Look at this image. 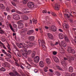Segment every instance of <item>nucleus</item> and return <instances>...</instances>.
Here are the masks:
<instances>
[{
  "instance_id": "f257e3e1",
  "label": "nucleus",
  "mask_w": 76,
  "mask_h": 76,
  "mask_svg": "<svg viewBox=\"0 0 76 76\" xmlns=\"http://www.w3.org/2000/svg\"><path fill=\"white\" fill-rule=\"evenodd\" d=\"M27 6L29 8H31V9L33 8L35 6L34 3L32 2H29L27 4Z\"/></svg>"
},
{
  "instance_id": "f03ea898",
  "label": "nucleus",
  "mask_w": 76,
  "mask_h": 76,
  "mask_svg": "<svg viewBox=\"0 0 76 76\" xmlns=\"http://www.w3.org/2000/svg\"><path fill=\"white\" fill-rule=\"evenodd\" d=\"M60 5L58 4L57 3L55 4V6H53V7L54 8L55 10H58L60 9Z\"/></svg>"
},
{
  "instance_id": "7ed1b4c3",
  "label": "nucleus",
  "mask_w": 76,
  "mask_h": 76,
  "mask_svg": "<svg viewBox=\"0 0 76 76\" xmlns=\"http://www.w3.org/2000/svg\"><path fill=\"white\" fill-rule=\"evenodd\" d=\"M13 18L15 20H19L20 19V18L19 17V16L17 14H15L13 15Z\"/></svg>"
},
{
  "instance_id": "20e7f679",
  "label": "nucleus",
  "mask_w": 76,
  "mask_h": 76,
  "mask_svg": "<svg viewBox=\"0 0 76 76\" xmlns=\"http://www.w3.org/2000/svg\"><path fill=\"white\" fill-rule=\"evenodd\" d=\"M50 28L52 31H53V32H56V27L55 26L52 25L51 26L49 27Z\"/></svg>"
},
{
  "instance_id": "39448f33",
  "label": "nucleus",
  "mask_w": 76,
  "mask_h": 76,
  "mask_svg": "<svg viewBox=\"0 0 76 76\" xmlns=\"http://www.w3.org/2000/svg\"><path fill=\"white\" fill-rule=\"evenodd\" d=\"M39 60V57L38 56H36L34 58V62L36 63H38Z\"/></svg>"
},
{
  "instance_id": "423d86ee",
  "label": "nucleus",
  "mask_w": 76,
  "mask_h": 76,
  "mask_svg": "<svg viewBox=\"0 0 76 76\" xmlns=\"http://www.w3.org/2000/svg\"><path fill=\"white\" fill-rule=\"evenodd\" d=\"M64 25L65 28L66 29H65L66 31H69V25L68 24H66L64 23Z\"/></svg>"
},
{
  "instance_id": "0eeeda50",
  "label": "nucleus",
  "mask_w": 76,
  "mask_h": 76,
  "mask_svg": "<svg viewBox=\"0 0 76 76\" xmlns=\"http://www.w3.org/2000/svg\"><path fill=\"white\" fill-rule=\"evenodd\" d=\"M24 51L26 53V55H29L31 53V50H29L27 51V50H24Z\"/></svg>"
},
{
  "instance_id": "6e6552de",
  "label": "nucleus",
  "mask_w": 76,
  "mask_h": 76,
  "mask_svg": "<svg viewBox=\"0 0 76 76\" xmlns=\"http://www.w3.org/2000/svg\"><path fill=\"white\" fill-rule=\"evenodd\" d=\"M26 43V44H28V46H30V47H32L33 45H34V43H32L29 41H27L26 42H25Z\"/></svg>"
},
{
  "instance_id": "1a4fd4ad",
  "label": "nucleus",
  "mask_w": 76,
  "mask_h": 76,
  "mask_svg": "<svg viewBox=\"0 0 76 76\" xmlns=\"http://www.w3.org/2000/svg\"><path fill=\"white\" fill-rule=\"evenodd\" d=\"M34 39H35V37L34 36H30L28 37L29 40V41H34Z\"/></svg>"
},
{
  "instance_id": "9d476101",
  "label": "nucleus",
  "mask_w": 76,
  "mask_h": 76,
  "mask_svg": "<svg viewBox=\"0 0 76 76\" xmlns=\"http://www.w3.org/2000/svg\"><path fill=\"white\" fill-rule=\"evenodd\" d=\"M48 38H49L50 39H53V35H52V34L50 33H48Z\"/></svg>"
},
{
  "instance_id": "9b49d317",
  "label": "nucleus",
  "mask_w": 76,
  "mask_h": 76,
  "mask_svg": "<svg viewBox=\"0 0 76 76\" xmlns=\"http://www.w3.org/2000/svg\"><path fill=\"white\" fill-rule=\"evenodd\" d=\"M34 30H29L28 32L27 33V34L28 35H31V34H32L33 33H34Z\"/></svg>"
},
{
  "instance_id": "f8f14e48",
  "label": "nucleus",
  "mask_w": 76,
  "mask_h": 76,
  "mask_svg": "<svg viewBox=\"0 0 76 76\" xmlns=\"http://www.w3.org/2000/svg\"><path fill=\"white\" fill-rule=\"evenodd\" d=\"M39 64L40 66L41 67H43L44 66V62H43V61H40L39 63Z\"/></svg>"
},
{
  "instance_id": "ddd939ff",
  "label": "nucleus",
  "mask_w": 76,
  "mask_h": 76,
  "mask_svg": "<svg viewBox=\"0 0 76 76\" xmlns=\"http://www.w3.org/2000/svg\"><path fill=\"white\" fill-rule=\"evenodd\" d=\"M35 54H36V52L35 51H33L31 53V57L32 58H34L35 57Z\"/></svg>"
},
{
  "instance_id": "4468645a",
  "label": "nucleus",
  "mask_w": 76,
  "mask_h": 76,
  "mask_svg": "<svg viewBox=\"0 0 76 76\" xmlns=\"http://www.w3.org/2000/svg\"><path fill=\"white\" fill-rule=\"evenodd\" d=\"M53 58L56 63H58L59 62V60L57 57H53Z\"/></svg>"
},
{
  "instance_id": "2eb2a0df",
  "label": "nucleus",
  "mask_w": 76,
  "mask_h": 76,
  "mask_svg": "<svg viewBox=\"0 0 76 76\" xmlns=\"http://www.w3.org/2000/svg\"><path fill=\"white\" fill-rule=\"evenodd\" d=\"M64 36L62 34H59V37L60 39H63Z\"/></svg>"
},
{
  "instance_id": "dca6fc26",
  "label": "nucleus",
  "mask_w": 76,
  "mask_h": 76,
  "mask_svg": "<svg viewBox=\"0 0 76 76\" xmlns=\"http://www.w3.org/2000/svg\"><path fill=\"white\" fill-rule=\"evenodd\" d=\"M65 38V40L66 41V42H70V40H69V39L66 36H65L64 37Z\"/></svg>"
},
{
  "instance_id": "f3484780",
  "label": "nucleus",
  "mask_w": 76,
  "mask_h": 76,
  "mask_svg": "<svg viewBox=\"0 0 76 76\" xmlns=\"http://www.w3.org/2000/svg\"><path fill=\"white\" fill-rule=\"evenodd\" d=\"M73 15H75V16L76 17V13L74 12H71V16L72 17H74V16H73Z\"/></svg>"
},
{
  "instance_id": "a211bd4d",
  "label": "nucleus",
  "mask_w": 76,
  "mask_h": 76,
  "mask_svg": "<svg viewBox=\"0 0 76 76\" xmlns=\"http://www.w3.org/2000/svg\"><path fill=\"white\" fill-rule=\"evenodd\" d=\"M24 12L25 13H28L29 12V9L26 8H25L24 9Z\"/></svg>"
},
{
  "instance_id": "6ab92c4d",
  "label": "nucleus",
  "mask_w": 76,
  "mask_h": 76,
  "mask_svg": "<svg viewBox=\"0 0 76 76\" xmlns=\"http://www.w3.org/2000/svg\"><path fill=\"white\" fill-rule=\"evenodd\" d=\"M69 72H73V68L72 67L70 66L69 68Z\"/></svg>"
},
{
  "instance_id": "aec40b11",
  "label": "nucleus",
  "mask_w": 76,
  "mask_h": 76,
  "mask_svg": "<svg viewBox=\"0 0 76 76\" xmlns=\"http://www.w3.org/2000/svg\"><path fill=\"white\" fill-rule=\"evenodd\" d=\"M0 7L1 9H3V10H4L5 9V7L3 6V4H0Z\"/></svg>"
},
{
  "instance_id": "412c9836",
  "label": "nucleus",
  "mask_w": 76,
  "mask_h": 76,
  "mask_svg": "<svg viewBox=\"0 0 76 76\" xmlns=\"http://www.w3.org/2000/svg\"><path fill=\"white\" fill-rule=\"evenodd\" d=\"M72 49L71 48V47H69L67 49V51H68V52L69 53H71V51L72 50Z\"/></svg>"
},
{
  "instance_id": "4be33fe9",
  "label": "nucleus",
  "mask_w": 76,
  "mask_h": 76,
  "mask_svg": "<svg viewBox=\"0 0 76 76\" xmlns=\"http://www.w3.org/2000/svg\"><path fill=\"white\" fill-rule=\"evenodd\" d=\"M61 45L63 47H66V43H64L63 42H61Z\"/></svg>"
},
{
  "instance_id": "5701e85b",
  "label": "nucleus",
  "mask_w": 76,
  "mask_h": 76,
  "mask_svg": "<svg viewBox=\"0 0 76 76\" xmlns=\"http://www.w3.org/2000/svg\"><path fill=\"white\" fill-rule=\"evenodd\" d=\"M27 31V29H22L20 31L21 33H25Z\"/></svg>"
},
{
  "instance_id": "b1692460",
  "label": "nucleus",
  "mask_w": 76,
  "mask_h": 76,
  "mask_svg": "<svg viewBox=\"0 0 76 76\" xmlns=\"http://www.w3.org/2000/svg\"><path fill=\"white\" fill-rule=\"evenodd\" d=\"M23 24L22 23H20V25L19 26V28L20 29H21V28H23Z\"/></svg>"
},
{
  "instance_id": "393cba45",
  "label": "nucleus",
  "mask_w": 76,
  "mask_h": 76,
  "mask_svg": "<svg viewBox=\"0 0 76 76\" xmlns=\"http://www.w3.org/2000/svg\"><path fill=\"white\" fill-rule=\"evenodd\" d=\"M61 64L63 66H66V63L65 61H62Z\"/></svg>"
},
{
  "instance_id": "a878e982",
  "label": "nucleus",
  "mask_w": 76,
  "mask_h": 76,
  "mask_svg": "<svg viewBox=\"0 0 76 76\" xmlns=\"http://www.w3.org/2000/svg\"><path fill=\"white\" fill-rule=\"evenodd\" d=\"M9 75L11 76H16V74L13 72H10L9 73Z\"/></svg>"
},
{
  "instance_id": "bb28decb",
  "label": "nucleus",
  "mask_w": 76,
  "mask_h": 76,
  "mask_svg": "<svg viewBox=\"0 0 76 76\" xmlns=\"http://www.w3.org/2000/svg\"><path fill=\"white\" fill-rule=\"evenodd\" d=\"M46 61L48 64H50V59L49 58H47L46 60Z\"/></svg>"
},
{
  "instance_id": "cd10ccee",
  "label": "nucleus",
  "mask_w": 76,
  "mask_h": 76,
  "mask_svg": "<svg viewBox=\"0 0 76 76\" xmlns=\"http://www.w3.org/2000/svg\"><path fill=\"white\" fill-rule=\"evenodd\" d=\"M38 41H39V47H40L41 45H42V44L41 42V40H39Z\"/></svg>"
},
{
  "instance_id": "c85d7f7f",
  "label": "nucleus",
  "mask_w": 76,
  "mask_h": 76,
  "mask_svg": "<svg viewBox=\"0 0 76 76\" xmlns=\"http://www.w3.org/2000/svg\"><path fill=\"white\" fill-rule=\"evenodd\" d=\"M23 19L24 20H27V19H28V16H24Z\"/></svg>"
},
{
  "instance_id": "c756f323",
  "label": "nucleus",
  "mask_w": 76,
  "mask_h": 76,
  "mask_svg": "<svg viewBox=\"0 0 76 76\" xmlns=\"http://www.w3.org/2000/svg\"><path fill=\"white\" fill-rule=\"evenodd\" d=\"M22 54L23 56L26 58H27V55H26V54L25 53V52H23L21 53Z\"/></svg>"
},
{
  "instance_id": "7c9ffc66",
  "label": "nucleus",
  "mask_w": 76,
  "mask_h": 76,
  "mask_svg": "<svg viewBox=\"0 0 76 76\" xmlns=\"http://www.w3.org/2000/svg\"><path fill=\"white\" fill-rule=\"evenodd\" d=\"M0 71L4 72L5 71H6V69H4V67H2L0 69Z\"/></svg>"
},
{
  "instance_id": "2f4dec72",
  "label": "nucleus",
  "mask_w": 76,
  "mask_h": 76,
  "mask_svg": "<svg viewBox=\"0 0 76 76\" xmlns=\"http://www.w3.org/2000/svg\"><path fill=\"white\" fill-rule=\"evenodd\" d=\"M64 16L65 18H69V16L68 14H64Z\"/></svg>"
},
{
  "instance_id": "473e14b6",
  "label": "nucleus",
  "mask_w": 76,
  "mask_h": 76,
  "mask_svg": "<svg viewBox=\"0 0 76 76\" xmlns=\"http://www.w3.org/2000/svg\"><path fill=\"white\" fill-rule=\"evenodd\" d=\"M32 20L33 22H34L35 24H36L37 23V20H35V19L33 18L32 19Z\"/></svg>"
},
{
  "instance_id": "72a5a7b5",
  "label": "nucleus",
  "mask_w": 76,
  "mask_h": 76,
  "mask_svg": "<svg viewBox=\"0 0 76 76\" xmlns=\"http://www.w3.org/2000/svg\"><path fill=\"white\" fill-rule=\"evenodd\" d=\"M61 49L62 50H61V54H64V52H65V51H64V50H63V49L61 48Z\"/></svg>"
},
{
  "instance_id": "f704fd0d",
  "label": "nucleus",
  "mask_w": 76,
  "mask_h": 76,
  "mask_svg": "<svg viewBox=\"0 0 76 76\" xmlns=\"http://www.w3.org/2000/svg\"><path fill=\"white\" fill-rule=\"evenodd\" d=\"M56 74L57 76H60V73L58 71H57L56 72Z\"/></svg>"
},
{
  "instance_id": "c9c22d12",
  "label": "nucleus",
  "mask_w": 76,
  "mask_h": 76,
  "mask_svg": "<svg viewBox=\"0 0 76 76\" xmlns=\"http://www.w3.org/2000/svg\"><path fill=\"white\" fill-rule=\"evenodd\" d=\"M9 26H10V28L11 30H12V31H14L13 28H12V25H11V24H9Z\"/></svg>"
},
{
  "instance_id": "e433bc0d",
  "label": "nucleus",
  "mask_w": 76,
  "mask_h": 76,
  "mask_svg": "<svg viewBox=\"0 0 76 76\" xmlns=\"http://www.w3.org/2000/svg\"><path fill=\"white\" fill-rule=\"evenodd\" d=\"M17 46L19 47V48H23V45H17Z\"/></svg>"
},
{
  "instance_id": "4c0bfd02",
  "label": "nucleus",
  "mask_w": 76,
  "mask_h": 76,
  "mask_svg": "<svg viewBox=\"0 0 76 76\" xmlns=\"http://www.w3.org/2000/svg\"><path fill=\"white\" fill-rule=\"evenodd\" d=\"M71 51L72 54H75V51L74 49H72Z\"/></svg>"
},
{
  "instance_id": "58836bf2",
  "label": "nucleus",
  "mask_w": 76,
  "mask_h": 76,
  "mask_svg": "<svg viewBox=\"0 0 76 76\" xmlns=\"http://www.w3.org/2000/svg\"><path fill=\"white\" fill-rule=\"evenodd\" d=\"M42 46L43 48V49L44 50H45L46 49V47H45V45H42Z\"/></svg>"
},
{
  "instance_id": "ea45409f",
  "label": "nucleus",
  "mask_w": 76,
  "mask_h": 76,
  "mask_svg": "<svg viewBox=\"0 0 76 76\" xmlns=\"http://www.w3.org/2000/svg\"><path fill=\"white\" fill-rule=\"evenodd\" d=\"M23 48L24 49V51H25V50H27V48H28V47L26 46H24L23 45Z\"/></svg>"
},
{
  "instance_id": "a19ab883",
  "label": "nucleus",
  "mask_w": 76,
  "mask_h": 76,
  "mask_svg": "<svg viewBox=\"0 0 76 76\" xmlns=\"http://www.w3.org/2000/svg\"><path fill=\"white\" fill-rule=\"evenodd\" d=\"M0 33L1 34H3L4 33V31L2 30H0Z\"/></svg>"
},
{
  "instance_id": "79ce46f5",
  "label": "nucleus",
  "mask_w": 76,
  "mask_h": 76,
  "mask_svg": "<svg viewBox=\"0 0 76 76\" xmlns=\"http://www.w3.org/2000/svg\"><path fill=\"white\" fill-rule=\"evenodd\" d=\"M65 76H71V74H69L68 73H66L65 74Z\"/></svg>"
},
{
  "instance_id": "37998d69",
  "label": "nucleus",
  "mask_w": 76,
  "mask_h": 76,
  "mask_svg": "<svg viewBox=\"0 0 76 76\" xmlns=\"http://www.w3.org/2000/svg\"><path fill=\"white\" fill-rule=\"evenodd\" d=\"M7 56H8V57H9L10 58H12V56L9 53H7Z\"/></svg>"
},
{
  "instance_id": "c03bdc74",
  "label": "nucleus",
  "mask_w": 76,
  "mask_h": 76,
  "mask_svg": "<svg viewBox=\"0 0 76 76\" xmlns=\"http://www.w3.org/2000/svg\"><path fill=\"white\" fill-rule=\"evenodd\" d=\"M52 15L53 16H56V14L54 12H52Z\"/></svg>"
},
{
  "instance_id": "a18cd8bd",
  "label": "nucleus",
  "mask_w": 76,
  "mask_h": 76,
  "mask_svg": "<svg viewBox=\"0 0 76 76\" xmlns=\"http://www.w3.org/2000/svg\"><path fill=\"white\" fill-rule=\"evenodd\" d=\"M42 13H47V10H43L42 11Z\"/></svg>"
},
{
  "instance_id": "49530a36",
  "label": "nucleus",
  "mask_w": 76,
  "mask_h": 76,
  "mask_svg": "<svg viewBox=\"0 0 76 76\" xmlns=\"http://www.w3.org/2000/svg\"><path fill=\"white\" fill-rule=\"evenodd\" d=\"M27 2H26V0H24L23 1V4H26Z\"/></svg>"
},
{
  "instance_id": "de8ad7c7",
  "label": "nucleus",
  "mask_w": 76,
  "mask_h": 76,
  "mask_svg": "<svg viewBox=\"0 0 76 76\" xmlns=\"http://www.w3.org/2000/svg\"><path fill=\"white\" fill-rule=\"evenodd\" d=\"M41 42H42V45L45 44V42L44 41V40H42Z\"/></svg>"
},
{
  "instance_id": "09e8293b",
  "label": "nucleus",
  "mask_w": 76,
  "mask_h": 76,
  "mask_svg": "<svg viewBox=\"0 0 76 76\" xmlns=\"http://www.w3.org/2000/svg\"><path fill=\"white\" fill-rule=\"evenodd\" d=\"M11 3L13 5V6H16V4H15V3L14 2H12Z\"/></svg>"
},
{
  "instance_id": "8fccbe9b",
  "label": "nucleus",
  "mask_w": 76,
  "mask_h": 76,
  "mask_svg": "<svg viewBox=\"0 0 76 76\" xmlns=\"http://www.w3.org/2000/svg\"><path fill=\"white\" fill-rule=\"evenodd\" d=\"M7 18L8 20H10V19H11V17H10V15H8L7 17Z\"/></svg>"
},
{
  "instance_id": "3c124183",
  "label": "nucleus",
  "mask_w": 76,
  "mask_h": 76,
  "mask_svg": "<svg viewBox=\"0 0 76 76\" xmlns=\"http://www.w3.org/2000/svg\"><path fill=\"white\" fill-rule=\"evenodd\" d=\"M1 40L2 41H3V42H4V41H5V38H2Z\"/></svg>"
},
{
  "instance_id": "603ef678",
  "label": "nucleus",
  "mask_w": 76,
  "mask_h": 76,
  "mask_svg": "<svg viewBox=\"0 0 76 76\" xmlns=\"http://www.w3.org/2000/svg\"><path fill=\"white\" fill-rule=\"evenodd\" d=\"M15 75H17V76H20L19 74H18V72H16L15 74Z\"/></svg>"
},
{
  "instance_id": "864d4df0",
  "label": "nucleus",
  "mask_w": 76,
  "mask_h": 76,
  "mask_svg": "<svg viewBox=\"0 0 76 76\" xmlns=\"http://www.w3.org/2000/svg\"><path fill=\"white\" fill-rule=\"evenodd\" d=\"M17 57H21V56L19 54V53H17Z\"/></svg>"
},
{
  "instance_id": "5fc2aeb1",
  "label": "nucleus",
  "mask_w": 76,
  "mask_h": 76,
  "mask_svg": "<svg viewBox=\"0 0 76 76\" xmlns=\"http://www.w3.org/2000/svg\"><path fill=\"white\" fill-rule=\"evenodd\" d=\"M53 55H56L57 54V52L54 51L53 52Z\"/></svg>"
},
{
  "instance_id": "6e6d98bb",
  "label": "nucleus",
  "mask_w": 76,
  "mask_h": 76,
  "mask_svg": "<svg viewBox=\"0 0 76 76\" xmlns=\"http://www.w3.org/2000/svg\"><path fill=\"white\" fill-rule=\"evenodd\" d=\"M13 26H14V28H16L17 27V25H16L14 24L13 25Z\"/></svg>"
},
{
  "instance_id": "4d7b16f0",
  "label": "nucleus",
  "mask_w": 76,
  "mask_h": 76,
  "mask_svg": "<svg viewBox=\"0 0 76 76\" xmlns=\"http://www.w3.org/2000/svg\"><path fill=\"white\" fill-rule=\"evenodd\" d=\"M34 72L35 73H37L38 72V70H37V69H34Z\"/></svg>"
},
{
  "instance_id": "13d9d810",
  "label": "nucleus",
  "mask_w": 76,
  "mask_h": 76,
  "mask_svg": "<svg viewBox=\"0 0 76 76\" xmlns=\"http://www.w3.org/2000/svg\"><path fill=\"white\" fill-rule=\"evenodd\" d=\"M8 45L9 46L8 47V48L9 49V50L11 51V49H10V47H9V46H10V45H9V44H8Z\"/></svg>"
},
{
  "instance_id": "bf43d9fd",
  "label": "nucleus",
  "mask_w": 76,
  "mask_h": 76,
  "mask_svg": "<svg viewBox=\"0 0 76 76\" xmlns=\"http://www.w3.org/2000/svg\"><path fill=\"white\" fill-rule=\"evenodd\" d=\"M12 12H15V9H12L11 10Z\"/></svg>"
},
{
  "instance_id": "052dcab7",
  "label": "nucleus",
  "mask_w": 76,
  "mask_h": 76,
  "mask_svg": "<svg viewBox=\"0 0 76 76\" xmlns=\"http://www.w3.org/2000/svg\"><path fill=\"white\" fill-rule=\"evenodd\" d=\"M64 60H68V59L66 57H64Z\"/></svg>"
},
{
  "instance_id": "680f3d73",
  "label": "nucleus",
  "mask_w": 76,
  "mask_h": 76,
  "mask_svg": "<svg viewBox=\"0 0 76 76\" xmlns=\"http://www.w3.org/2000/svg\"><path fill=\"white\" fill-rule=\"evenodd\" d=\"M6 9L8 11H9V10H10V9L9 7H7L6 8Z\"/></svg>"
},
{
  "instance_id": "e2e57ef3",
  "label": "nucleus",
  "mask_w": 76,
  "mask_h": 76,
  "mask_svg": "<svg viewBox=\"0 0 76 76\" xmlns=\"http://www.w3.org/2000/svg\"><path fill=\"white\" fill-rule=\"evenodd\" d=\"M2 46L4 48L6 49V48L5 47V45H2Z\"/></svg>"
},
{
  "instance_id": "0e129e2a",
  "label": "nucleus",
  "mask_w": 76,
  "mask_h": 76,
  "mask_svg": "<svg viewBox=\"0 0 76 76\" xmlns=\"http://www.w3.org/2000/svg\"><path fill=\"white\" fill-rule=\"evenodd\" d=\"M58 31H60V32H63V30L61 29H59Z\"/></svg>"
},
{
  "instance_id": "69168bd1",
  "label": "nucleus",
  "mask_w": 76,
  "mask_h": 76,
  "mask_svg": "<svg viewBox=\"0 0 76 76\" xmlns=\"http://www.w3.org/2000/svg\"><path fill=\"white\" fill-rule=\"evenodd\" d=\"M75 75V74L74 73H72L71 74V76H74Z\"/></svg>"
},
{
  "instance_id": "338daca9",
  "label": "nucleus",
  "mask_w": 76,
  "mask_h": 76,
  "mask_svg": "<svg viewBox=\"0 0 76 76\" xmlns=\"http://www.w3.org/2000/svg\"><path fill=\"white\" fill-rule=\"evenodd\" d=\"M49 71L51 72V73H53V70L52 69H49Z\"/></svg>"
},
{
  "instance_id": "774afa93",
  "label": "nucleus",
  "mask_w": 76,
  "mask_h": 76,
  "mask_svg": "<svg viewBox=\"0 0 76 76\" xmlns=\"http://www.w3.org/2000/svg\"><path fill=\"white\" fill-rule=\"evenodd\" d=\"M70 22L71 23H73V20H70Z\"/></svg>"
}]
</instances>
